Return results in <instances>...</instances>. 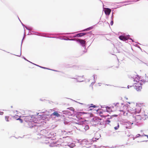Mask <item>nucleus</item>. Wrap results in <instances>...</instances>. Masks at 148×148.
Here are the masks:
<instances>
[{
    "label": "nucleus",
    "instance_id": "f257e3e1",
    "mask_svg": "<svg viewBox=\"0 0 148 148\" xmlns=\"http://www.w3.org/2000/svg\"><path fill=\"white\" fill-rule=\"evenodd\" d=\"M133 85L134 88L138 91H140L142 89V84L141 81L139 80L137 78L133 79Z\"/></svg>",
    "mask_w": 148,
    "mask_h": 148
},
{
    "label": "nucleus",
    "instance_id": "f03ea898",
    "mask_svg": "<svg viewBox=\"0 0 148 148\" xmlns=\"http://www.w3.org/2000/svg\"><path fill=\"white\" fill-rule=\"evenodd\" d=\"M116 106L117 107V109H118L120 111L122 112H123V115H125L126 111L125 109H127V107L126 106H123L122 105H121V104L118 103H116Z\"/></svg>",
    "mask_w": 148,
    "mask_h": 148
},
{
    "label": "nucleus",
    "instance_id": "7ed1b4c3",
    "mask_svg": "<svg viewBox=\"0 0 148 148\" xmlns=\"http://www.w3.org/2000/svg\"><path fill=\"white\" fill-rule=\"evenodd\" d=\"M129 36H119V38L121 40L123 41H125L127 40L129 38Z\"/></svg>",
    "mask_w": 148,
    "mask_h": 148
},
{
    "label": "nucleus",
    "instance_id": "20e7f679",
    "mask_svg": "<svg viewBox=\"0 0 148 148\" xmlns=\"http://www.w3.org/2000/svg\"><path fill=\"white\" fill-rule=\"evenodd\" d=\"M32 118L30 116H26L25 118V120L26 122H32Z\"/></svg>",
    "mask_w": 148,
    "mask_h": 148
},
{
    "label": "nucleus",
    "instance_id": "39448f33",
    "mask_svg": "<svg viewBox=\"0 0 148 148\" xmlns=\"http://www.w3.org/2000/svg\"><path fill=\"white\" fill-rule=\"evenodd\" d=\"M56 140L54 139H51L49 140L48 143L51 145H54L56 143Z\"/></svg>",
    "mask_w": 148,
    "mask_h": 148
},
{
    "label": "nucleus",
    "instance_id": "423d86ee",
    "mask_svg": "<svg viewBox=\"0 0 148 148\" xmlns=\"http://www.w3.org/2000/svg\"><path fill=\"white\" fill-rule=\"evenodd\" d=\"M111 12V10L109 8H105L104 10V12L107 15H109Z\"/></svg>",
    "mask_w": 148,
    "mask_h": 148
},
{
    "label": "nucleus",
    "instance_id": "0eeeda50",
    "mask_svg": "<svg viewBox=\"0 0 148 148\" xmlns=\"http://www.w3.org/2000/svg\"><path fill=\"white\" fill-rule=\"evenodd\" d=\"M77 41L79 42L82 45H84L86 43V41L84 40L78 39Z\"/></svg>",
    "mask_w": 148,
    "mask_h": 148
},
{
    "label": "nucleus",
    "instance_id": "6e6552de",
    "mask_svg": "<svg viewBox=\"0 0 148 148\" xmlns=\"http://www.w3.org/2000/svg\"><path fill=\"white\" fill-rule=\"evenodd\" d=\"M86 34V33H79L77 34V35L75 36V37H82V36H84V35H85Z\"/></svg>",
    "mask_w": 148,
    "mask_h": 148
},
{
    "label": "nucleus",
    "instance_id": "1a4fd4ad",
    "mask_svg": "<svg viewBox=\"0 0 148 148\" xmlns=\"http://www.w3.org/2000/svg\"><path fill=\"white\" fill-rule=\"evenodd\" d=\"M52 115L53 116H55L57 117H59L60 116V114H59L57 111H55L52 114Z\"/></svg>",
    "mask_w": 148,
    "mask_h": 148
},
{
    "label": "nucleus",
    "instance_id": "9d476101",
    "mask_svg": "<svg viewBox=\"0 0 148 148\" xmlns=\"http://www.w3.org/2000/svg\"><path fill=\"white\" fill-rule=\"evenodd\" d=\"M15 55L18 56H20L21 55V52L20 50L16 51L15 53Z\"/></svg>",
    "mask_w": 148,
    "mask_h": 148
},
{
    "label": "nucleus",
    "instance_id": "9b49d317",
    "mask_svg": "<svg viewBox=\"0 0 148 148\" xmlns=\"http://www.w3.org/2000/svg\"><path fill=\"white\" fill-rule=\"evenodd\" d=\"M92 28H93V27H91L88 28H87L86 29H84V30H83V31H88V30H89L92 29Z\"/></svg>",
    "mask_w": 148,
    "mask_h": 148
},
{
    "label": "nucleus",
    "instance_id": "f8f14e48",
    "mask_svg": "<svg viewBox=\"0 0 148 148\" xmlns=\"http://www.w3.org/2000/svg\"><path fill=\"white\" fill-rule=\"evenodd\" d=\"M87 107H93V108H95L96 107V106L95 105H93L92 104H91L90 106L87 105Z\"/></svg>",
    "mask_w": 148,
    "mask_h": 148
},
{
    "label": "nucleus",
    "instance_id": "ddd939ff",
    "mask_svg": "<svg viewBox=\"0 0 148 148\" xmlns=\"http://www.w3.org/2000/svg\"><path fill=\"white\" fill-rule=\"evenodd\" d=\"M9 116H5V119L6 121H8V119L9 118Z\"/></svg>",
    "mask_w": 148,
    "mask_h": 148
},
{
    "label": "nucleus",
    "instance_id": "4468645a",
    "mask_svg": "<svg viewBox=\"0 0 148 148\" xmlns=\"http://www.w3.org/2000/svg\"><path fill=\"white\" fill-rule=\"evenodd\" d=\"M119 124L118 123L117 124V126H116L114 127V129L115 130H117L119 128Z\"/></svg>",
    "mask_w": 148,
    "mask_h": 148
},
{
    "label": "nucleus",
    "instance_id": "2eb2a0df",
    "mask_svg": "<svg viewBox=\"0 0 148 148\" xmlns=\"http://www.w3.org/2000/svg\"><path fill=\"white\" fill-rule=\"evenodd\" d=\"M84 128L86 130H88L89 128L88 126V125H86L85 127Z\"/></svg>",
    "mask_w": 148,
    "mask_h": 148
},
{
    "label": "nucleus",
    "instance_id": "dca6fc26",
    "mask_svg": "<svg viewBox=\"0 0 148 148\" xmlns=\"http://www.w3.org/2000/svg\"><path fill=\"white\" fill-rule=\"evenodd\" d=\"M17 120H19L20 122L21 123H22L23 122V120L22 119H20V118H18V119H17Z\"/></svg>",
    "mask_w": 148,
    "mask_h": 148
},
{
    "label": "nucleus",
    "instance_id": "f3484780",
    "mask_svg": "<svg viewBox=\"0 0 148 148\" xmlns=\"http://www.w3.org/2000/svg\"><path fill=\"white\" fill-rule=\"evenodd\" d=\"M68 109H69L71 111H74V109L73 108H68Z\"/></svg>",
    "mask_w": 148,
    "mask_h": 148
},
{
    "label": "nucleus",
    "instance_id": "a211bd4d",
    "mask_svg": "<svg viewBox=\"0 0 148 148\" xmlns=\"http://www.w3.org/2000/svg\"><path fill=\"white\" fill-rule=\"evenodd\" d=\"M113 21H112L110 23V24L111 25H113Z\"/></svg>",
    "mask_w": 148,
    "mask_h": 148
},
{
    "label": "nucleus",
    "instance_id": "6ab92c4d",
    "mask_svg": "<svg viewBox=\"0 0 148 148\" xmlns=\"http://www.w3.org/2000/svg\"><path fill=\"white\" fill-rule=\"evenodd\" d=\"M106 122H108V124H109V123L110 122V121L108 120H106Z\"/></svg>",
    "mask_w": 148,
    "mask_h": 148
},
{
    "label": "nucleus",
    "instance_id": "aec40b11",
    "mask_svg": "<svg viewBox=\"0 0 148 148\" xmlns=\"http://www.w3.org/2000/svg\"><path fill=\"white\" fill-rule=\"evenodd\" d=\"M3 114V112H1V113H0V114L1 115H2V114Z\"/></svg>",
    "mask_w": 148,
    "mask_h": 148
},
{
    "label": "nucleus",
    "instance_id": "412c9836",
    "mask_svg": "<svg viewBox=\"0 0 148 148\" xmlns=\"http://www.w3.org/2000/svg\"><path fill=\"white\" fill-rule=\"evenodd\" d=\"M101 114H102V112H100V115H101V116H103V115H101Z\"/></svg>",
    "mask_w": 148,
    "mask_h": 148
},
{
    "label": "nucleus",
    "instance_id": "4be33fe9",
    "mask_svg": "<svg viewBox=\"0 0 148 148\" xmlns=\"http://www.w3.org/2000/svg\"><path fill=\"white\" fill-rule=\"evenodd\" d=\"M40 67H41V68H44V69H46V68H45V67H41V66H40Z\"/></svg>",
    "mask_w": 148,
    "mask_h": 148
},
{
    "label": "nucleus",
    "instance_id": "5701e85b",
    "mask_svg": "<svg viewBox=\"0 0 148 148\" xmlns=\"http://www.w3.org/2000/svg\"><path fill=\"white\" fill-rule=\"evenodd\" d=\"M110 108L109 107H107L106 108L107 110L108 109H109ZM106 111H107V110H106Z\"/></svg>",
    "mask_w": 148,
    "mask_h": 148
},
{
    "label": "nucleus",
    "instance_id": "b1692460",
    "mask_svg": "<svg viewBox=\"0 0 148 148\" xmlns=\"http://www.w3.org/2000/svg\"><path fill=\"white\" fill-rule=\"evenodd\" d=\"M136 117H139V116H136Z\"/></svg>",
    "mask_w": 148,
    "mask_h": 148
},
{
    "label": "nucleus",
    "instance_id": "393cba45",
    "mask_svg": "<svg viewBox=\"0 0 148 148\" xmlns=\"http://www.w3.org/2000/svg\"><path fill=\"white\" fill-rule=\"evenodd\" d=\"M145 136H146L147 137V138H148V136L147 135H145Z\"/></svg>",
    "mask_w": 148,
    "mask_h": 148
},
{
    "label": "nucleus",
    "instance_id": "a878e982",
    "mask_svg": "<svg viewBox=\"0 0 148 148\" xmlns=\"http://www.w3.org/2000/svg\"><path fill=\"white\" fill-rule=\"evenodd\" d=\"M138 136H140V134H138Z\"/></svg>",
    "mask_w": 148,
    "mask_h": 148
},
{
    "label": "nucleus",
    "instance_id": "bb28decb",
    "mask_svg": "<svg viewBox=\"0 0 148 148\" xmlns=\"http://www.w3.org/2000/svg\"><path fill=\"white\" fill-rule=\"evenodd\" d=\"M138 136H140V134H138Z\"/></svg>",
    "mask_w": 148,
    "mask_h": 148
},
{
    "label": "nucleus",
    "instance_id": "cd10ccee",
    "mask_svg": "<svg viewBox=\"0 0 148 148\" xmlns=\"http://www.w3.org/2000/svg\"><path fill=\"white\" fill-rule=\"evenodd\" d=\"M80 104H83L82 103H80Z\"/></svg>",
    "mask_w": 148,
    "mask_h": 148
}]
</instances>
